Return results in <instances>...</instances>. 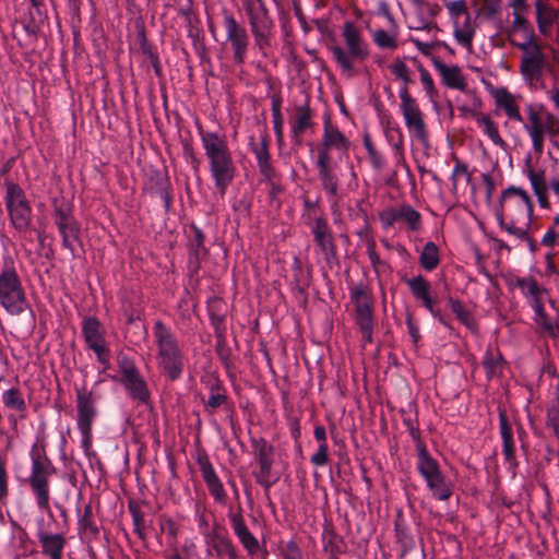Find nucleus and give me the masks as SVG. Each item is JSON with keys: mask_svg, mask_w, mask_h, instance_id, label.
<instances>
[{"mask_svg": "<svg viewBox=\"0 0 559 559\" xmlns=\"http://www.w3.org/2000/svg\"><path fill=\"white\" fill-rule=\"evenodd\" d=\"M207 543L212 546L217 558L238 559L236 547L228 536L214 531Z\"/></svg>", "mask_w": 559, "mask_h": 559, "instance_id": "a19ab883", "label": "nucleus"}, {"mask_svg": "<svg viewBox=\"0 0 559 559\" xmlns=\"http://www.w3.org/2000/svg\"><path fill=\"white\" fill-rule=\"evenodd\" d=\"M499 413V429L502 440V454L504 461L513 467H518L519 462L515 455V442L513 436L512 425L509 420L507 411L504 407H498Z\"/></svg>", "mask_w": 559, "mask_h": 559, "instance_id": "cd10ccee", "label": "nucleus"}, {"mask_svg": "<svg viewBox=\"0 0 559 559\" xmlns=\"http://www.w3.org/2000/svg\"><path fill=\"white\" fill-rule=\"evenodd\" d=\"M75 392L78 428L92 427L97 415L93 392L88 391L86 388L75 389Z\"/></svg>", "mask_w": 559, "mask_h": 559, "instance_id": "c756f323", "label": "nucleus"}, {"mask_svg": "<svg viewBox=\"0 0 559 559\" xmlns=\"http://www.w3.org/2000/svg\"><path fill=\"white\" fill-rule=\"evenodd\" d=\"M128 510L132 518L133 532L142 540L146 538L145 512L142 510V503L136 500H129Z\"/></svg>", "mask_w": 559, "mask_h": 559, "instance_id": "37998d69", "label": "nucleus"}, {"mask_svg": "<svg viewBox=\"0 0 559 559\" xmlns=\"http://www.w3.org/2000/svg\"><path fill=\"white\" fill-rule=\"evenodd\" d=\"M310 462L318 467L325 466L329 463L328 442L319 443V448L317 452L311 455Z\"/></svg>", "mask_w": 559, "mask_h": 559, "instance_id": "69168bd1", "label": "nucleus"}, {"mask_svg": "<svg viewBox=\"0 0 559 559\" xmlns=\"http://www.w3.org/2000/svg\"><path fill=\"white\" fill-rule=\"evenodd\" d=\"M186 26L188 37L192 40L194 51L201 61H203L206 58V45L200 17H189V20L186 21Z\"/></svg>", "mask_w": 559, "mask_h": 559, "instance_id": "e433bc0d", "label": "nucleus"}, {"mask_svg": "<svg viewBox=\"0 0 559 559\" xmlns=\"http://www.w3.org/2000/svg\"><path fill=\"white\" fill-rule=\"evenodd\" d=\"M475 35V29L471 25V14L465 15V21L462 27L457 26L454 22V37L464 47H472V41Z\"/></svg>", "mask_w": 559, "mask_h": 559, "instance_id": "09e8293b", "label": "nucleus"}, {"mask_svg": "<svg viewBox=\"0 0 559 559\" xmlns=\"http://www.w3.org/2000/svg\"><path fill=\"white\" fill-rule=\"evenodd\" d=\"M311 234L313 236V241L323 254L326 264L330 266L337 264V247L332 229L324 216L314 218L313 225L311 226Z\"/></svg>", "mask_w": 559, "mask_h": 559, "instance_id": "f3484780", "label": "nucleus"}, {"mask_svg": "<svg viewBox=\"0 0 559 559\" xmlns=\"http://www.w3.org/2000/svg\"><path fill=\"white\" fill-rule=\"evenodd\" d=\"M329 539L323 545V550L329 554L328 559L338 558V555L345 552L343 537L333 530L329 531Z\"/></svg>", "mask_w": 559, "mask_h": 559, "instance_id": "8fccbe9b", "label": "nucleus"}, {"mask_svg": "<svg viewBox=\"0 0 559 559\" xmlns=\"http://www.w3.org/2000/svg\"><path fill=\"white\" fill-rule=\"evenodd\" d=\"M373 41L374 44L382 49H396L397 48V41L395 36L390 35L384 29H377L373 33Z\"/></svg>", "mask_w": 559, "mask_h": 559, "instance_id": "4d7b16f0", "label": "nucleus"}, {"mask_svg": "<svg viewBox=\"0 0 559 559\" xmlns=\"http://www.w3.org/2000/svg\"><path fill=\"white\" fill-rule=\"evenodd\" d=\"M230 525L234 530L235 535L239 539L242 547L247 550L250 556H254L260 550V544L257 537L249 531L245 519L242 516V509L239 506L237 511L230 510L228 513Z\"/></svg>", "mask_w": 559, "mask_h": 559, "instance_id": "b1692460", "label": "nucleus"}, {"mask_svg": "<svg viewBox=\"0 0 559 559\" xmlns=\"http://www.w3.org/2000/svg\"><path fill=\"white\" fill-rule=\"evenodd\" d=\"M432 64L438 71L444 86L461 92L467 90L466 78L457 64L448 66L439 57L432 58Z\"/></svg>", "mask_w": 559, "mask_h": 559, "instance_id": "bb28decb", "label": "nucleus"}, {"mask_svg": "<svg viewBox=\"0 0 559 559\" xmlns=\"http://www.w3.org/2000/svg\"><path fill=\"white\" fill-rule=\"evenodd\" d=\"M544 109L545 107L542 104H528L526 106L528 122H523V127L532 140L533 150L537 155L544 152V136L546 133L542 118Z\"/></svg>", "mask_w": 559, "mask_h": 559, "instance_id": "412c9836", "label": "nucleus"}, {"mask_svg": "<svg viewBox=\"0 0 559 559\" xmlns=\"http://www.w3.org/2000/svg\"><path fill=\"white\" fill-rule=\"evenodd\" d=\"M391 72L396 79L402 81L400 88L401 110L405 120V124L414 138L424 146H429V133L423 117V112L414 97H412L408 86L413 83L411 71L401 58H395L390 66Z\"/></svg>", "mask_w": 559, "mask_h": 559, "instance_id": "7ed1b4c3", "label": "nucleus"}, {"mask_svg": "<svg viewBox=\"0 0 559 559\" xmlns=\"http://www.w3.org/2000/svg\"><path fill=\"white\" fill-rule=\"evenodd\" d=\"M379 219L383 229H389L396 223H404L406 230L416 233L423 226L421 214L406 203L384 209L379 213Z\"/></svg>", "mask_w": 559, "mask_h": 559, "instance_id": "dca6fc26", "label": "nucleus"}, {"mask_svg": "<svg viewBox=\"0 0 559 559\" xmlns=\"http://www.w3.org/2000/svg\"><path fill=\"white\" fill-rule=\"evenodd\" d=\"M215 353H216L217 357L219 358V360L222 361L223 366L227 369L230 368L231 350L226 343L225 335L221 336V337H216Z\"/></svg>", "mask_w": 559, "mask_h": 559, "instance_id": "6e6d98bb", "label": "nucleus"}, {"mask_svg": "<svg viewBox=\"0 0 559 559\" xmlns=\"http://www.w3.org/2000/svg\"><path fill=\"white\" fill-rule=\"evenodd\" d=\"M513 28L520 29L526 34L527 39L533 35V41H535V33L533 26L530 24L526 17L514 12Z\"/></svg>", "mask_w": 559, "mask_h": 559, "instance_id": "774afa93", "label": "nucleus"}, {"mask_svg": "<svg viewBox=\"0 0 559 559\" xmlns=\"http://www.w3.org/2000/svg\"><path fill=\"white\" fill-rule=\"evenodd\" d=\"M249 148L255 156L262 180H273L280 176L272 164L270 136L266 131L262 133L260 143H257L254 136H251L249 140Z\"/></svg>", "mask_w": 559, "mask_h": 559, "instance_id": "aec40b11", "label": "nucleus"}, {"mask_svg": "<svg viewBox=\"0 0 559 559\" xmlns=\"http://www.w3.org/2000/svg\"><path fill=\"white\" fill-rule=\"evenodd\" d=\"M350 141L333 126L329 116L324 119L322 142L318 147V154L330 155V148L334 147L342 151H348Z\"/></svg>", "mask_w": 559, "mask_h": 559, "instance_id": "c85d7f7f", "label": "nucleus"}, {"mask_svg": "<svg viewBox=\"0 0 559 559\" xmlns=\"http://www.w3.org/2000/svg\"><path fill=\"white\" fill-rule=\"evenodd\" d=\"M283 559H304L302 551L295 540H288L281 547Z\"/></svg>", "mask_w": 559, "mask_h": 559, "instance_id": "0e129e2a", "label": "nucleus"}, {"mask_svg": "<svg viewBox=\"0 0 559 559\" xmlns=\"http://www.w3.org/2000/svg\"><path fill=\"white\" fill-rule=\"evenodd\" d=\"M52 219L62 239V248L70 251L72 259L78 257L76 245L82 246L81 224L75 218L71 202L62 199L52 200Z\"/></svg>", "mask_w": 559, "mask_h": 559, "instance_id": "9d476101", "label": "nucleus"}, {"mask_svg": "<svg viewBox=\"0 0 559 559\" xmlns=\"http://www.w3.org/2000/svg\"><path fill=\"white\" fill-rule=\"evenodd\" d=\"M536 11L538 28L544 33L545 28L554 23L557 14L551 8L543 4L540 0L536 2Z\"/></svg>", "mask_w": 559, "mask_h": 559, "instance_id": "3c124183", "label": "nucleus"}, {"mask_svg": "<svg viewBox=\"0 0 559 559\" xmlns=\"http://www.w3.org/2000/svg\"><path fill=\"white\" fill-rule=\"evenodd\" d=\"M205 235L204 233L194 224L191 223L189 225V235H188V249H189V267L193 271H198L201 266V259L207 255L209 250L204 246Z\"/></svg>", "mask_w": 559, "mask_h": 559, "instance_id": "7c9ffc66", "label": "nucleus"}, {"mask_svg": "<svg viewBox=\"0 0 559 559\" xmlns=\"http://www.w3.org/2000/svg\"><path fill=\"white\" fill-rule=\"evenodd\" d=\"M223 26L226 32V43L233 53L234 64L243 66L250 46L247 28L231 13L224 14Z\"/></svg>", "mask_w": 559, "mask_h": 559, "instance_id": "2eb2a0df", "label": "nucleus"}, {"mask_svg": "<svg viewBox=\"0 0 559 559\" xmlns=\"http://www.w3.org/2000/svg\"><path fill=\"white\" fill-rule=\"evenodd\" d=\"M310 282V271H305L301 267L300 260L295 258L293 263V292L299 305L304 307L308 304V288Z\"/></svg>", "mask_w": 559, "mask_h": 559, "instance_id": "72a5a7b5", "label": "nucleus"}, {"mask_svg": "<svg viewBox=\"0 0 559 559\" xmlns=\"http://www.w3.org/2000/svg\"><path fill=\"white\" fill-rule=\"evenodd\" d=\"M493 212L499 227L510 233L511 228H519L521 223L532 227L534 203L527 191L509 186L502 190Z\"/></svg>", "mask_w": 559, "mask_h": 559, "instance_id": "f03ea898", "label": "nucleus"}, {"mask_svg": "<svg viewBox=\"0 0 559 559\" xmlns=\"http://www.w3.org/2000/svg\"><path fill=\"white\" fill-rule=\"evenodd\" d=\"M155 192L164 202L165 212L168 213L173 204L171 185L167 177L158 178L155 183Z\"/></svg>", "mask_w": 559, "mask_h": 559, "instance_id": "603ef678", "label": "nucleus"}, {"mask_svg": "<svg viewBox=\"0 0 559 559\" xmlns=\"http://www.w3.org/2000/svg\"><path fill=\"white\" fill-rule=\"evenodd\" d=\"M349 295L352 302L355 305V323L361 334L362 345L371 344L376 324L372 294L369 287L360 282L349 287Z\"/></svg>", "mask_w": 559, "mask_h": 559, "instance_id": "9b49d317", "label": "nucleus"}, {"mask_svg": "<svg viewBox=\"0 0 559 559\" xmlns=\"http://www.w3.org/2000/svg\"><path fill=\"white\" fill-rule=\"evenodd\" d=\"M197 463L210 495L216 502L225 504L227 501V493L205 450L198 451Z\"/></svg>", "mask_w": 559, "mask_h": 559, "instance_id": "6ab92c4d", "label": "nucleus"}, {"mask_svg": "<svg viewBox=\"0 0 559 559\" xmlns=\"http://www.w3.org/2000/svg\"><path fill=\"white\" fill-rule=\"evenodd\" d=\"M290 124L292 141L294 145H300L301 135L307 129H310L314 126V122L312 121V110L308 100L305 104L295 107V116L290 121Z\"/></svg>", "mask_w": 559, "mask_h": 559, "instance_id": "2f4dec72", "label": "nucleus"}, {"mask_svg": "<svg viewBox=\"0 0 559 559\" xmlns=\"http://www.w3.org/2000/svg\"><path fill=\"white\" fill-rule=\"evenodd\" d=\"M385 134L388 141L392 144L395 154L400 157L404 155V138L399 127L386 128Z\"/></svg>", "mask_w": 559, "mask_h": 559, "instance_id": "5fc2aeb1", "label": "nucleus"}, {"mask_svg": "<svg viewBox=\"0 0 559 559\" xmlns=\"http://www.w3.org/2000/svg\"><path fill=\"white\" fill-rule=\"evenodd\" d=\"M118 376L111 380L121 384L128 396L138 404L147 405L151 402L148 384L138 368L134 359L126 354L117 356Z\"/></svg>", "mask_w": 559, "mask_h": 559, "instance_id": "1a4fd4ad", "label": "nucleus"}, {"mask_svg": "<svg viewBox=\"0 0 559 559\" xmlns=\"http://www.w3.org/2000/svg\"><path fill=\"white\" fill-rule=\"evenodd\" d=\"M273 461L260 462L259 471L253 472L255 481L265 489V497L269 501V506L273 507V502L270 497V488L277 483L278 476L272 477Z\"/></svg>", "mask_w": 559, "mask_h": 559, "instance_id": "79ce46f5", "label": "nucleus"}, {"mask_svg": "<svg viewBox=\"0 0 559 559\" xmlns=\"http://www.w3.org/2000/svg\"><path fill=\"white\" fill-rule=\"evenodd\" d=\"M4 202L10 222L17 233H26L31 230L32 225V207L26 198L25 191L19 183L5 179Z\"/></svg>", "mask_w": 559, "mask_h": 559, "instance_id": "f8f14e48", "label": "nucleus"}, {"mask_svg": "<svg viewBox=\"0 0 559 559\" xmlns=\"http://www.w3.org/2000/svg\"><path fill=\"white\" fill-rule=\"evenodd\" d=\"M534 321L537 325H539L544 331L554 334L555 323L552 319L548 317L545 309H538L535 311Z\"/></svg>", "mask_w": 559, "mask_h": 559, "instance_id": "338daca9", "label": "nucleus"}, {"mask_svg": "<svg viewBox=\"0 0 559 559\" xmlns=\"http://www.w3.org/2000/svg\"><path fill=\"white\" fill-rule=\"evenodd\" d=\"M476 121L479 127H483L484 133L501 148H506V142L500 136L497 123L491 119L489 115L477 114Z\"/></svg>", "mask_w": 559, "mask_h": 559, "instance_id": "49530a36", "label": "nucleus"}, {"mask_svg": "<svg viewBox=\"0 0 559 559\" xmlns=\"http://www.w3.org/2000/svg\"><path fill=\"white\" fill-rule=\"evenodd\" d=\"M231 408L225 386L216 379L209 385V399L204 403V409L213 413L221 407Z\"/></svg>", "mask_w": 559, "mask_h": 559, "instance_id": "4c0bfd02", "label": "nucleus"}, {"mask_svg": "<svg viewBox=\"0 0 559 559\" xmlns=\"http://www.w3.org/2000/svg\"><path fill=\"white\" fill-rule=\"evenodd\" d=\"M316 167L322 189L326 193L328 199L336 203L340 191V178L336 174L335 166L331 163L330 155L318 154Z\"/></svg>", "mask_w": 559, "mask_h": 559, "instance_id": "4be33fe9", "label": "nucleus"}, {"mask_svg": "<svg viewBox=\"0 0 559 559\" xmlns=\"http://www.w3.org/2000/svg\"><path fill=\"white\" fill-rule=\"evenodd\" d=\"M418 71L420 73V81L423 83V86H424L427 95L429 96L430 99H433L435 97H437L438 92L435 87V83H433V80H432L430 73L421 64L418 66Z\"/></svg>", "mask_w": 559, "mask_h": 559, "instance_id": "680f3d73", "label": "nucleus"}, {"mask_svg": "<svg viewBox=\"0 0 559 559\" xmlns=\"http://www.w3.org/2000/svg\"><path fill=\"white\" fill-rule=\"evenodd\" d=\"M510 43L512 46L523 51L520 63V72L523 78L531 82L542 80L547 60L540 45L533 41V35L523 43H516L512 38H510Z\"/></svg>", "mask_w": 559, "mask_h": 559, "instance_id": "4468645a", "label": "nucleus"}, {"mask_svg": "<svg viewBox=\"0 0 559 559\" xmlns=\"http://www.w3.org/2000/svg\"><path fill=\"white\" fill-rule=\"evenodd\" d=\"M545 425L559 441V389H557L555 399L546 408Z\"/></svg>", "mask_w": 559, "mask_h": 559, "instance_id": "de8ad7c7", "label": "nucleus"}, {"mask_svg": "<svg viewBox=\"0 0 559 559\" xmlns=\"http://www.w3.org/2000/svg\"><path fill=\"white\" fill-rule=\"evenodd\" d=\"M230 525L234 530L235 535L239 539L242 547L247 550L250 556H254L260 550V544L257 537L249 531L245 519L242 516V509L239 506L237 511L230 510L228 513Z\"/></svg>", "mask_w": 559, "mask_h": 559, "instance_id": "5701e85b", "label": "nucleus"}, {"mask_svg": "<svg viewBox=\"0 0 559 559\" xmlns=\"http://www.w3.org/2000/svg\"><path fill=\"white\" fill-rule=\"evenodd\" d=\"M82 335L87 347L95 353L96 356L105 353L106 340L105 331L98 318L90 316L82 320Z\"/></svg>", "mask_w": 559, "mask_h": 559, "instance_id": "393cba45", "label": "nucleus"}, {"mask_svg": "<svg viewBox=\"0 0 559 559\" xmlns=\"http://www.w3.org/2000/svg\"><path fill=\"white\" fill-rule=\"evenodd\" d=\"M198 133L214 187L224 197L237 174V167L226 135L214 131H205L201 124H198Z\"/></svg>", "mask_w": 559, "mask_h": 559, "instance_id": "f257e3e1", "label": "nucleus"}, {"mask_svg": "<svg viewBox=\"0 0 559 559\" xmlns=\"http://www.w3.org/2000/svg\"><path fill=\"white\" fill-rule=\"evenodd\" d=\"M439 263L440 253L438 246L433 241L426 242L419 254L420 266L425 271L431 272L438 267Z\"/></svg>", "mask_w": 559, "mask_h": 559, "instance_id": "a18cd8bd", "label": "nucleus"}, {"mask_svg": "<svg viewBox=\"0 0 559 559\" xmlns=\"http://www.w3.org/2000/svg\"><path fill=\"white\" fill-rule=\"evenodd\" d=\"M342 36L346 48L334 45L330 46L329 49L341 73L350 79L359 73L356 66L368 59L369 46L364 40L359 28L352 21L344 23Z\"/></svg>", "mask_w": 559, "mask_h": 559, "instance_id": "20e7f679", "label": "nucleus"}, {"mask_svg": "<svg viewBox=\"0 0 559 559\" xmlns=\"http://www.w3.org/2000/svg\"><path fill=\"white\" fill-rule=\"evenodd\" d=\"M532 227H519V228H511L509 235H512L516 237L518 239L525 241L528 246V249L532 253H535L538 249L537 243L533 237L530 235V230Z\"/></svg>", "mask_w": 559, "mask_h": 559, "instance_id": "bf43d9fd", "label": "nucleus"}, {"mask_svg": "<svg viewBox=\"0 0 559 559\" xmlns=\"http://www.w3.org/2000/svg\"><path fill=\"white\" fill-rule=\"evenodd\" d=\"M9 495V475L7 471V461L0 455V502H3Z\"/></svg>", "mask_w": 559, "mask_h": 559, "instance_id": "e2e57ef3", "label": "nucleus"}, {"mask_svg": "<svg viewBox=\"0 0 559 559\" xmlns=\"http://www.w3.org/2000/svg\"><path fill=\"white\" fill-rule=\"evenodd\" d=\"M78 531L81 537L87 538L90 542L96 540L99 536V527L94 519L91 503H87L83 513L79 515Z\"/></svg>", "mask_w": 559, "mask_h": 559, "instance_id": "ea45409f", "label": "nucleus"}, {"mask_svg": "<svg viewBox=\"0 0 559 559\" xmlns=\"http://www.w3.org/2000/svg\"><path fill=\"white\" fill-rule=\"evenodd\" d=\"M404 283L408 286L414 298L420 301L423 307H425L433 318L438 319L444 326L449 325L443 314L437 308V298H433L430 294V283L423 275H417L412 278L405 277Z\"/></svg>", "mask_w": 559, "mask_h": 559, "instance_id": "a211bd4d", "label": "nucleus"}, {"mask_svg": "<svg viewBox=\"0 0 559 559\" xmlns=\"http://www.w3.org/2000/svg\"><path fill=\"white\" fill-rule=\"evenodd\" d=\"M481 365L485 370L487 380L490 381L492 379L502 377L503 370L507 366V360L504 359L499 348H493L489 345L484 354Z\"/></svg>", "mask_w": 559, "mask_h": 559, "instance_id": "f704fd0d", "label": "nucleus"}, {"mask_svg": "<svg viewBox=\"0 0 559 559\" xmlns=\"http://www.w3.org/2000/svg\"><path fill=\"white\" fill-rule=\"evenodd\" d=\"M242 9L253 37L254 47L263 57L272 49L275 23L263 0H242Z\"/></svg>", "mask_w": 559, "mask_h": 559, "instance_id": "6e6552de", "label": "nucleus"}, {"mask_svg": "<svg viewBox=\"0 0 559 559\" xmlns=\"http://www.w3.org/2000/svg\"><path fill=\"white\" fill-rule=\"evenodd\" d=\"M154 342L157 347V366L170 381L178 380L183 372V353L175 333L162 320L153 325Z\"/></svg>", "mask_w": 559, "mask_h": 559, "instance_id": "39448f33", "label": "nucleus"}, {"mask_svg": "<svg viewBox=\"0 0 559 559\" xmlns=\"http://www.w3.org/2000/svg\"><path fill=\"white\" fill-rule=\"evenodd\" d=\"M416 469L436 500L447 501L452 497L454 485L442 473L439 462L430 453L417 457Z\"/></svg>", "mask_w": 559, "mask_h": 559, "instance_id": "ddd939ff", "label": "nucleus"}, {"mask_svg": "<svg viewBox=\"0 0 559 559\" xmlns=\"http://www.w3.org/2000/svg\"><path fill=\"white\" fill-rule=\"evenodd\" d=\"M527 177L530 179L534 193L548 192V183L545 178V170H535L532 167L527 168Z\"/></svg>", "mask_w": 559, "mask_h": 559, "instance_id": "864d4df0", "label": "nucleus"}, {"mask_svg": "<svg viewBox=\"0 0 559 559\" xmlns=\"http://www.w3.org/2000/svg\"><path fill=\"white\" fill-rule=\"evenodd\" d=\"M37 537L41 546V554L50 559H62L63 548L67 540L63 534H48L39 530Z\"/></svg>", "mask_w": 559, "mask_h": 559, "instance_id": "c9c22d12", "label": "nucleus"}, {"mask_svg": "<svg viewBox=\"0 0 559 559\" xmlns=\"http://www.w3.org/2000/svg\"><path fill=\"white\" fill-rule=\"evenodd\" d=\"M445 8L449 11V14L454 22H457L456 20L461 15H467L468 9L465 0H452L445 2Z\"/></svg>", "mask_w": 559, "mask_h": 559, "instance_id": "052dcab7", "label": "nucleus"}, {"mask_svg": "<svg viewBox=\"0 0 559 559\" xmlns=\"http://www.w3.org/2000/svg\"><path fill=\"white\" fill-rule=\"evenodd\" d=\"M496 107L504 111L507 117L516 122H524V119L520 112L519 105L516 104V97L508 91L507 87H498L492 92Z\"/></svg>", "mask_w": 559, "mask_h": 559, "instance_id": "473e14b6", "label": "nucleus"}, {"mask_svg": "<svg viewBox=\"0 0 559 559\" xmlns=\"http://www.w3.org/2000/svg\"><path fill=\"white\" fill-rule=\"evenodd\" d=\"M31 474L26 479L39 510L51 515L50 477L56 473L51 460L46 454L45 445L34 443L31 449Z\"/></svg>", "mask_w": 559, "mask_h": 559, "instance_id": "423d86ee", "label": "nucleus"}, {"mask_svg": "<svg viewBox=\"0 0 559 559\" xmlns=\"http://www.w3.org/2000/svg\"><path fill=\"white\" fill-rule=\"evenodd\" d=\"M516 286L520 288L527 287V290L524 292V296L528 299V305L534 312L544 308L542 295L546 290L539 286L534 277H519L516 280Z\"/></svg>", "mask_w": 559, "mask_h": 559, "instance_id": "58836bf2", "label": "nucleus"}, {"mask_svg": "<svg viewBox=\"0 0 559 559\" xmlns=\"http://www.w3.org/2000/svg\"><path fill=\"white\" fill-rule=\"evenodd\" d=\"M449 306L456 319L464 324L468 330L476 333L478 331V324L474 319L472 312L467 310L461 300L450 297L448 299Z\"/></svg>", "mask_w": 559, "mask_h": 559, "instance_id": "c03bdc74", "label": "nucleus"}, {"mask_svg": "<svg viewBox=\"0 0 559 559\" xmlns=\"http://www.w3.org/2000/svg\"><path fill=\"white\" fill-rule=\"evenodd\" d=\"M0 306L12 316H19L28 307L26 293L10 254L2 257L0 269Z\"/></svg>", "mask_w": 559, "mask_h": 559, "instance_id": "0eeeda50", "label": "nucleus"}, {"mask_svg": "<svg viewBox=\"0 0 559 559\" xmlns=\"http://www.w3.org/2000/svg\"><path fill=\"white\" fill-rule=\"evenodd\" d=\"M1 400L7 409L15 413L8 416L12 429L15 430L17 419L26 418L27 403L24 399L23 392L19 385L11 386L3 391Z\"/></svg>", "mask_w": 559, "mask_h": 559, "instance_id": "a878e982", "label": "nucleus"}, {"mask_svg": "<svg viewBox=\"0 0 559 559\" xmlns=\"http://www.w3.org/2000/svg\"><path fill=\"white\" fill-rule=\"evenodd\" d=\"M452 159L454 160V169L451 175L452 189L456 190L457 188V178L460 175L466 176V181L469 182L472 175L468 171L467 164L462 162L455 154H452Z\"/></svg>", "mask_w": 559, "mask_h": 559, "instance_id": "13d9d810", "label": "nucleus"}]
</instances>
